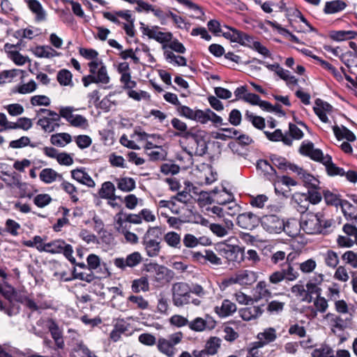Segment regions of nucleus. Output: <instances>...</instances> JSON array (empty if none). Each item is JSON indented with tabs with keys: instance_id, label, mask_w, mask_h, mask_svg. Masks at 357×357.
Here are the masks:
<instances>
[{
	"instance_id": "7c9ffc66",
	"label": "nucleus",
	"mask_w": 357,
	"mask_h": 357,
	"mask_svg": "<svg viewBox=\"0 0 357 357\" xmlns=\"http://www.w3.org/2000/svg\"><path fill=\"white\" fill-rule=\"evenodd\" d=\"M6 278V273L0 269V294L6 299L10 300L14 294V288L8 284Z\"/></svg>"
},
{
	"instance_id": "473e14b6",
	"label": "nucleus",
	"mask_w": 357,
	"mask_h": 357,
	"mask_svg": "<svg viewBox=\"0 0 357 357\" xmlns=\"http://www.w3.org/2000/svg\"><path fill=\"white\" fill-rule=\"evenodd\" d=\"M301 229L302 227L301 222H298L295 219H291L288 220L286 223L284 222L282 231H284L288 236L294 238L299 234Z\"/></svg>"
},
{
	"instance_id": "864d4df0",
	"label": "nucleus",
	"mask_w": 357,
	"mask_h": 357,
	"mask_svg": "<svg viewBox=\"0 0 357 357\" xmlns=\"http://www.w3.org/2000/svg\"><path fill=\"white\" fill-rule=\"evenodd\" d=\"M96 83L107 84L110 81V77L107 73V68L105 65H101L95 74Z\"/></svg>"
},
{
	"instance_id": "6e6552de",
	"label": "nucleus",
	"mask_w": 357,
	"mask_h": 357,
	"mask_svg": "<svg viewBox=\"0 0 357 357\" xmlns=\"http://www.w3.org/2000/svg\"><path fill=\"white\" fill-rule=\"evenodd\" d=\"M40 250L52 254L62 253L73 264H75V259L73 257V247L63 240L56 239L45 243V246Z\"/></svg>"
},
{
	"instance_id": "9d476101",
	"label": "nucleus",
	"mask_w": 357,
	"mask_h": 357,
	"mask_svg": "<svg viewBox=\"0 0 357 357\" xmlns=\"http://www.w3.org/2000/svg\"><path fill=\"white\" fill-rule=\"evenodd\" d=\"M76 110L71 106L61 107L59 115L61 116V118L65 119L73 127L87 128L89 126L87 119L80 114H74L73 112Z\"/></svg>"
},
{
	"instance_id": "ddd939ff",
	"label": "nucleus",
	"mask_w": 357,
	"mask_h": 357,
	"mask_svg": "<svg viewBox=\"0 0 357 357\" xmlns=\"http://www.w3.org/2000/svg\"><path fill=\"white\" fill-rule=\"evenodd\" d=\"M142 261V257L139 252H134L128 255L126 258L117 257L114 259V266L121 269L126 271L127 268H134L138 266Z\"/></svg>"
},
{
	"instance_id": "0eeeda50",
	"label": "nucleus",
	"mask_w": 357,
	"mask_h": 357,
	"mask_svg": "<svg viewBox=\"0 0 357 357\" xmlns=\"http://www.w3.org/2000/svg\"><path fill=\"white\" fill-rule=\"evenodd\" d=\"M172 302L176 307H183L190 303L191 288L185 282H176L172 287Z\"/></svg>"
},
{
	"instance_id": "7ed1b4c3",
	"label": "nucleus",
	"mask_w": 357,
	"mask_h": 357,
	"mask_svg": "<svg viewBox=\"0 0 357 357\" xmlns=\"http://www.w3.org/2000/svg\"><path fill=\"white\" fill-rule=\"evenodd\" d=\"M302 229L308 234H317L323 231L324 229L331 226V220H324L321 213H306L302 215Z\"/></svg>"
},
{
	"instance_id": "423d86ee",
	"label": "nucleus",
	"mask_w": 357,
	"mask_h": 357,
	"mask_svg": "<svg viewBox=\"0 0 357 357\" xmlns=\"http://www.w3.org/2000/svg\"><path fill=\"white\" fill-rule=\"evenodd\" d=\"M159 231L158 227H149L142 238V244L146 255L150 257H157L160 252V242L153 238H159L158 235Z\"/></svg>"
},
{
	"instance_id": "393cba45",
	"label": "nucleus",
	"mask_w": 357,
	"mask_h": 357,
	"mask_svg": "<svg viewBox=\"0 0 357 357\" xmlns=\"http://www.w3.org/2000/svg\"><path fill=\"white\" fill-rule=\"evenodd\" d=\"M73 178L79 183L86 185L88 187L93 188L95 186V182L91 176L83 169H77L71 171Z\"/></svg>"
},
{
	"instance_id": "a18cd8bd",
	"label": "nucleus",
	"mask_w": 357,
	"mask_h": 357,
	"mask_svg": "<svg viewBox=\"0 0 357 357\" xmlns=\"http://www.w3.org/2000/svg\"><path fill=\"white\" fill-rule=\"evenodd\" d=\"M177 2L193 11L192 17H194L201 18L204 15L202 8L191 0H177Z\"/></svg>"
},
{
	"instance_id": "1a4fd4ad",
	"label": "nucleus",
	"mask_w": 357,
	"mask_h": 357,
	"mask_svg": "<svg viewBox=\"0 0 357 357\" xmlns=\"http://www.w3.org/2000/svg\"><path fill=\"white\" fill-rule=\"evenodd\" d=\"M185 137L189 138L188 146L185 149L189 155L202 156L206 153L207 144L201 135L192 132H186Z\"/></svg>"
},
{
	"instance_id": "37998d69",
	"label": "nucleus",
	"mask_w": 357,
	"mask_h": 357,
	"mask_svg": "<svg viewBox=\"0 0 357 357\" xmlns=\"http://www.w3.org/2000/svg\"><path fill=\"white\" fill-rule=\"evenodd\" d=\"M50 142L53 145L63 147L71 142V136L66 132L57 133L51 136Z\"/></svg>"
},
{
	"instance_id": "b1692460",
	"label": "nucleus",
	"mask_w": 357,
	"mask_h": 357,
	"mask_svg": "<svg viewBox=\"0 0 357 357\" xmlns=\"http://www.w3.org/2000/svg\"><path fill=\"white\" fill-rule=\"evenodd\" d=\"M102 15L104 18L117 25H121L123 24L119 20V17H121L125 20H130V11L129 10H122L114 12H104Z\"/></svg>"
},
{
	"instance_id": "bf43d9fd",
	"label": "nucleus",
	"mask_w": 357,
	"mask_h": 357,
	"mask_svg": "<svg viewBox=\"0 0 357 357\" xmlns=\"http://www.w3.org/2000/svg\"><path fill=\"white\" fill-rule=\"evenodd\" d=\"M333 350L328 345H321L315 349L312 353V357H332Z\"/></svg>"
},
{
	"instance_id": "c756f323",
	"label": "nucleus",
	"mask_w": 357,
	"mask_h": 357,
	"mask_svg": "<svg viewBox=\"0 0 357 357\" xmlns=\"http://www.w3.org/2000/svg\"><path fill=\"white\" fill-rule=\"evenodd\" d=\"M33 53L37 57L46 59H50L60 55V53L57 52L49 45L37 46L33 49Z\"/></svg>"
},
{
	"instance_id": "bb28decb",
	"label": "nucleus",
	"mask_w": 357,
	"mask_h": 357,
	"mask_svg": "<svg viewBox=\"0 0 357 357\" xmlns=\"http://www.w3.org/2000/svg\"><path fill=\"white\" fill-rule=\"evenodd\" d=\"M29 8L36 15V20L40 22L46 18V13L38 0H24Z\"/></svg>"
},
{
	"instance_id": "c03bdc74",
	"label": "nucleus",
	"mask_w": 357,
	"mask_h": 357,
	"mask_svg": "<svg viewBox=\"0 0 357 357\" xmlns=\"http://www.w3.org/2000/svg\"><path fill=\"white\" fill-rule=\"evenodd\" d=\"M147 155L152 161L164 160L167 157L166 151L161 146L148 147Z\"/></svg>"
},
{
	"instance_id": "a878e982",
	"label": "nucleus",
	"mask_w": 357,
	"mask_h": 357,
	"mask_svg": "<svg viewBox=\"0 0 357 357\" xmlns=\"http://www.w3.org/2000/svg\"><path fill=\"white\" fill-rule=\"evenodd\" d=\"M39 178L41 181L46 184L52 183L56 181V180H63L62 175L59 174L52 168L43 169L39 174Z\"/></svg>"
},
{
	"instance_id": "e433bc0d",
	"label": "nucleus",
	"mask_w": 357,
	"mask_h": 357,
	"mask_svg": "<svg viewBox=\"0 0 357 357\" xmlns=\"http://www.w3.org/2000/svg\"><path fill=\"white\" fill-rule=\"evenodd\" d=\"M346 7L347 3L344 1L334 0L326 3L324 11L326 14H335L342 11Z\"/></svg>"
},
{
	"instance_id": "338daca9",
	"label": "nucleus",
	"mask_w": 357,
	"mask_h": 357,
	"mask_svg": "<svg viewBox=\"0 0 357 357\" xmlns=\"http://www.w3.org/2000/svg\"><path fill=\"white\" fill-rule=\"evenodd\" d=\"M189 328L195 331H203L206 327V322L200 317H197L192 321H188Z\"/></svg>"
},
{
	"instance_id": "2eb2a0df",
	"label": "nucleus",
	"mask_w": 357,
	"mask_h": 357,
	"mask_svg": "<svg viewBox=\"0 0 357 357\" xmlns=\"http://www.w3.org/2000/svg\"><path fill=\"white\" fill-rule=\"evenodd\" d=\"M261 225L269 233H280L284 227V221L275 215H267L262 218Z\"/></svg>"
},
{
	"instance_id": "f257e3e1",
	"label": "nucleus",
	"mask_w": 357,
	"mask_h": 357,
	"mask_svg": "<svg viewBox=\"0 0 357 357\" xmlns=\"http://www.w3.org/2000/svg\"><path fill=\"white\" fill-rule=\"evenodd\" d=\"M302 155L310 157L311 159L321 162L325 165L326 171L330 176H343L345 172L342 168L337 167L329 155H324L321 149H315L312 142H303L299 149Z\"/></svg>"
},
{
	"instance_id": "ea45409f",
	"label": "nucleus",
	"mask_w": 357,
	"mask_h": 357,
	"mask_svg": "<svg viewBox=\"0 0 357 357\" xmlns=\"http://www.w3.org/2000/svg\"><path fill=\"white\" fill-rule=\"evenodd\" d=\"M115 181L118 189L125 192H130L136 187L135 181L132 178L122 177L116 178Z\"/></svg>"
},
{
	"instance_id": "39448f33",
	"label": "nucleus",
	"mask_w": 357,
	"mask_h": 357,
	"mask_svg": "<svg viewBox=\"0 0 357 357\" xmlns=\"http://www.w3.org/2000/svg\"><path fill=\"white\" fill-rule=\"evenodd\" d=\"M183 337L181 332H176L167 337H160L157 341L158 351L167 357H174L177 352L176 345L179 344Z\"/></svg>"
},
{
	"instance_id": "603ef678",
	"label": "nucleus",
	"mask_w": 357,
	"mask_h": 357,
	"mask_svg": "<svg viewBox=\"0 0 357 357\" xmlns=\"http://www.w3.org/2000/svg\"><path fill=\"white\" fill-rule=\"evenodd\" d=\"M333 278L335 280L342 282H347L349 281V275L345 265L337 266L335 268Z\"/></svg>"
},
{
	"instance_id": "6e6d98bb",
	"label": "nucleus",
	"mask_w": 357,
	"mask_h": 357,
	"mask_svg": "<svg viewBox=\"0 0 357 357\" xmlns=\"http://www.w3.org/2000/svg\"><path fill=\"white\" fill-rule=\"evenodd\" d=\"M61 181V188L70 196L72 202L74 203L78 202L79 199L75 195V193L77 192L76 187L73 184L66 181H64L63 179Z\"/></svg>"
},
{
	"instance_id": "e2e57ef3",
	"label": "nucleus",
	"mask_w": 357,
	"mask_h": 357,
	"mask_svg": "<svg viewBox=\"0 0 357 357\" xmlns=\"http://www.w3.org/2000/svg\"><path fill=\"white\" fill-rule=\"evenodd\" d=\"M179 171L180 167L177 165L172 162L163 163L160 165V172L166 175H174L178 174Z\"/></svg>"
},
{
	"instance_id": "4468645a",
	"label": "nucleus",
	"mask_w": 357,
	"mask_h": 357,
	"mask_svg": "<svg viewBox=\"0 0 357 357\" xmlns=\"http://www.w3.org/2000/svg\"><path fill=\"white\" fill-rule=\"evenodd\" d=\"M61 116L56 112H50L47 116L40 118L37 121V125L40 126L45 132H52L56 128L60 127Z\"/></svg>"
},
{
	"instance_id": "4c0bfd02",
	"label": "nucleus",
	"mask_w": 357,
	"mask_h": 357,
	"mask_svg": "<svg viewBox=\"0 0 357 357\" xmlns=\"http://www.w3.org/2000/svg\"><path fill=\"white\" fill-rule=\"evenodd\" d=\"M293 199L297 204V210L301 213L305 214L308 209L310 202L305 193L296 192L293 195Z\"/></svg>"
},
{
	"instance_id": "9b49d317",
	"label": "nucleus",
	"mask_w": 357,
	"mask_h": 357,
	"mask_svg": "<svg viewBox=\"0 0 357 357\" xmlns=\"http://www.w3.org/2000/svg\"><path fill=\"white\" fill-rule=\"evenodd\" d=\"M219 253L228 262L238 264L244 258V250L238 245L222 244L219 246Z\"/></svg>"
},
{
	"instance_id": "f3484780",
	"label": "nucleus",
	"mask_w": 357,
	"mask_h": 357,
	"mask_svg": "<svg viewBox=\"0 0 357 357\" xmlns=\"http://www.w3.org/2000/svg\"><path fill=\"white\" fill-rule=\"evenodd\" d=\"M158 26H153L149 28L146 26L143 28V33L146 35L149 38L154 39L157 42L164 44L171 41L173 35L171 32H162L158 31Z\"/></svg>"
},
{
	"instance_id": "a211bd4d",
	"label": "nucleus",
	"mask_w": 357,
	"mask_h": 357,
	"mask_svg": "<svg viewBox=\"0 0 357 357\" xmlns=\"http://www.w3.org/2000/svg\"><path fill=\"white\" fill-rule=\"evenodd\" d=\"M13 298L18 302L24 304L32 311L44 310L50 307V305L46 301H42L40 300L33 301L26 296H18L15 291L13 296L10 301H11Z\"/></svg>"
},
{
	"instance_id": "774afa93",
	"label": "nucleus",
	"mask_w": 357,
	"mask_h": 357,
	"mask_svg": "<svg viewBox=\"0 0 357 357\" xmlns=\"http://www.w3.org/2000/svg\"><path fill=\"white\" fill-rule=\"evenodd\" d=\"M37 88L35 81L31 80L26 84L20 85L17 88V91L21 94H26L33 92Z\"/></svg>"
},
{
	"instance_id": "09e8293b",
	"label": "nucleus",
	"mask_w": 357,
	"mask_h": 357,
	"mask_svg": "<svg viewBox=\"0 0 357 357\" xmlns=\"http://www.w3.org/2000/svg\"><path fill=\"white\" fill-rule=\"evenodd\" d=\"M342 260L345 264L352 268H357V253L353 250H347L344 252L341 257Z\"/></svg>"
},
{
	"instance_id": "cd10ccee",
	"label": "nucleus",
	"mask_w": 357,
	"mask_h": 357,
	"mask_svg": "<svg viewBox=\"0 0 357 357\" xmlns=\"http://www.w3.org/2000/svg\"><path fill=\"white\" fill-rule=\"evenodd\" d=\"M236 310V305L229 300L225 299L220 306L215 307V312L220 317H225L232 314Z\"/></svg>"
},
{
	"instance_id": "69168bd1",
	"label": "nucleus",
	"mask_w": 357,
	"mask_h": 357,
	"mask_svg": "<svg viewBox=\"0 0 357 357\" xmlns=\"http://www.w3.org/2000/svg\"><path fill=\"white\" fill-rule=\"evenodd\" d=\"M51 201L52 198L48 194H39L33 198V203L40 208L46 206Z\"/></svg>"
},
{
	"instance_id": "f03ea898",
	"label": "nucleus",
	"mask_w": 357,
	"mask_h": 357,
	"mask_svg": "<svg viewBox=\"0 0 357 357\" xmlns=\"http://www.w3.org/2000/svg\"><path fill=\"white\" fill-rule=\"evenodd\" d=\"M227 28L229 31L223 33V36L226 38L230 39L232 42L251 47L264 56H271L270 51L259 42L255 41L250 36L236 29Z\"/></svg>"
},
{
	"instance_id": "20e7f679",
	"label": "nucleus",
	"mask_w": 357,
	"mask_h": 357,
	"mask_svg": "<svg viewBox=\"0 0 357 357\" xmlns=\"http://www.w3.org/2000/svg\"><path fill=\"white\" fill-rule=\"evenodd\" d=\"M292 254L286 255L285 264L282 268L273 272L268 276V281L273 285H278L282 281L293 282L298 279L299 273L292 264Z\"/></svg>"
},
{
	"instance_id": "aec40b11",
	"label": "nucleus",
	"mask_w": 357,
	"mask_h": 357,
	"mask_svg": "<svg viewBox=\"0 0 357 357\" xmlns=\"http://www.w3.org/2000/svg\"><path fill=\"white\" fill-rule=\"evenodd\" d=\"M257 168L261 171L264 176L268 181L275 183L278 179L275 169L264 160H260L257 162Z\"/></svg>"
},
{
	"instance_id": "49530a36",
	"label": "nucleus",
	"mask_w": 357,
	"mask_h": 357,
	"mask_svg": "<svg viewBox=\"0 0 357 357\" xmlns=\"http://www.w3.org/2000/svg\"><path fill=\"white\" fill-rule=\"evenodd\" d=\"M164 56L165 59L169 63H174L178 66H185L187 65V60L185 57L176 55L172 51L165 50Z\"/></svg>"
},
{
	"instance_id": "5fc2aeb1",
	"label": "nucleus",
	"mask_w": 357,
	"mask_h": 357,
	"mask_svg": "<svg viewBox=\"0 0 357 357\" xmlns=\"http://www.w3.org/2000/svg\"><path fill=\"white\" fill-rule=\"evenodd\" d=\"M245 119L250 121L252 124L258 129H263L265 127V120L263 117L255 116L249 111H247L245 114Z\"/></svg>"
},
{
	"instance_id": "dca6fc26",
	"label": "nucleus",
	"mask_w": 357,
	"mask_h": 357,
	"mask_svg": "<svg viewBox=\"0 0 357 357\" xmlns=\"http://www.w3.org/2000/svg\"><path fill=\"white\" fill-rule=\"evenodd\" d=\"M259 223V217L252 212H245L239 214L236 218V224L238 226L244 229L252 230L257 227Z\"/></svg>"
},
{
	"instance_id": "680f3d73",
	"label": "nucleus",
	"mask_w": 357,
	"mask_h": 357,
	"mask_svg": "<svg viewBox=\"0 0 357 357\" xmlns=\"http://www.w3.org/2000/svg\"><path fill=\"white\" fill-rule=\"evenodd\" d=\"M128 301L136 305V307L140 310H146L149 307V302L142 296H130L128 298Z\"/></svg>"
},
{
	"instance_id": "f704fd0d",
	"label": "nucleus",
	"mask_w": 357,
	"mask_h": 357,
	"mask_svg": "<svg viewBox=\"0 0 357 357\" xmlns=\"http://www.w3.org/2000/svg\"><path fill=\"white\" fill-rule=\"evenodd\" d=\"M334 135L338 140L346 139L349 142H354L356 140V136L353 132L349 130L347 127L342 126L339 127L334 126L332 127Z\"/></svg>"
},
{
	"instance_id": "f8f14e48",
	"label": "nucleus",
	"mask_w": 357,
	"mask_h": 357,
	"mask_svg": "<svg viewBox=\"0 0 357 357\" xmlns=\"http://www.w3.org/2000/svg\"><path fill=\"white\" fill-rule=\"evenodd\" d=\"M258 278L257 273L250 270H239L236 271L230 278L231 284H238L241 286L247 287L254 284Z\"/></svg>"
},
{
	"instance_id": "c9c22d12",
	"label": "nucleus",
	"mask_w": 357,
	"mask_h": 357,
	"mask_svg": "<svg viewBox=\"0 0 357 357\" xmlns=\"http://www.w3.org/2000/svg\"><path fill=\"white\" fill-rule=\"evenodd\" d=\"M164 241L167 245L174 249L181 248V235L176 231H168L163 236Z\"/></svg>"
},
{
	"instance_id": "79ce46f5",
	"label": "nucleus",
	"mask_w": 357,
	"mask_h": 357,
	"mask_svg": "<svg viewBox=\"0 0 357 357\" xmlns=\"http://www.w3.org/2000/svg\"><path fill=\"white\" fill-rule=\"evenodd\" d=\"M131 288L132 291L137 294L141 291H148L149 290V282L148 278L143 276L134 280L132 282Z\"/></svg>"
},
{
	"instance_id": "5701e85b",
	"label": "nucleus",
	"mask_w": 357,
	"mask_h": 357,
	"mask_svg": "<svg viewBox=\"0 0 357 357\" xmlns=\"http://www.w3.org/2000/svg\"><path fill=\"white\" fill-rule=\"evenodd\" d=\"M277 337L276 330L274 328L269 327L258 333L257 338L259 341L256 342L255 344H258L259 347H264L274 342L277 339Z\"/></svg>"
},
{
	"instance_id": "13d9d810",
	"label": "nucleus",
	"mask_w": 357,
	"mask_h": 357,
	"mask_svg": "<svg viewBox=\"0 0 357 357\" xmlns=\"http://www.w3.org/2000/svg\"><path fill=\"white\" fill-rule=\"evenodd\" d=\"M341 59L349 68L357 67V52H348L342 56Z\"/></svg>"
},
{
	"instance_id": "8fccbe9b",
	"label": "nucleus",
	"mask_w": 357,
	"mask_h": 357,
	"mask_svg": "<svg viewBox=\"0 0 357 357\" xmlns=\"http://www.w3.org/2000/svg\"><path fill=\"white\" fill-rule=\"evenodd\" d=\"M221 340L217 337H211L206 343L205 349L208 354L212 355L218 352L220 347Z\"/></svg>"
},
{
	"instance_id": "de8ad7c7",
	"label": "nucleus",
	"mask_w": 357,
	"mask_h": 357,
	"mask_svg": "<svg viewBox=\"0 0 357 357\" xmlns=\"http://www.w3.org/2000/svg\"><path fill=\"white\" fill-rule=\"evenodd\" d=\"M72 73L66 70L62 69L57 73L56 79L61 86H73Z\"/></svg>"
},
{
	"instance_id": "3c124183",
	"label": "nucleus",
	"mask_w": 357,
	"mask_h": 357,
	"mask_svg": "<svg viewBox=\"0 0 357 357\" xmlns=\"http://www.w3.org/2000/svg\"><path fill=\"white\" fill-rule=\"evenodd\" d=\"M357 36V33L354 31H337L331 33V38L337 41H341L351 39Z\"/></svg>"
},
{
	"instance_id": "0e129e2a",
	"label": "nucleus",
	"mask_w": 357,
	"mask_h": 357,
	"mask_svg": "<svg viewBox=\"0 0 357 357\" xmlns=\"http://www.w3.org/2000/svg\"><path fill=\"white\" fill-rule=\"evenodd\" d=\"M30 102L33 106H49L51 103L50 98L44 95L32 96Z\"/></svg>"
},
{
	"instance_id": "412c9836",
	"label": "nucleus",
	"mask_w": 357,
	"mask_h": 357,
	"mask_svg": "<svg viewBox=\"0 0 357 357\" xmlns=\"http://www.w3.org/2000/svg\"><path fill=\"white\" fill-rule=\"evenodd\" d=\"M328 307L327 300L321 296H317L313 301V306H310L307 310H310L309 316L315 318L317 312L324 313Z\"/></svg>"
},
{
	"instance_id": "72a5a7b5",
	"label": "nucleus",
	"mask_w": 357,
	"mask_h": 357,
	"mask_svg": "<svg viewBox=\"0 0 357 357\" xmlns=\"http://www.w3.org/2000/svg\"><path fill=\"white\" fill-rule=\"evenodd\" d=\"M266 137L272 142L282 141L284 144L291 146L292 144V139L284 135L280 129H276L274 132H271L268 131L264 132Z\"/></svg>"
},
{
	"instance_id": "6ab92c4d",
	"label": "nucleus",
	"mask_w": 357,
	"mask_h": 357,
	"mask_svg": "<svg viewBox=\"0 0 357 357\" xmlns=\"http://www.w3.org/2000/svg\"><path fill=\"white\" fill-rule=\"evenodd\" d=\"M211 201L219 205L225 206L234 199V195L225 188H215L210 192Z\"/></svg>"
},
{
	"instance_id": "a19ab883",
	"label": "nucleus",
	"mask_w": 357,
	"mask_h": 357,
	"mask_svg": "<svg viewBox=\"0 0 357 357\" xmlns=\"http://www.w3.org/2000/svg\"><path fill=\"white\" fill-rule=\"evenodd\" d=\"M323 258L326 266L330 268L335 269L340 262L337 253L332 250H328L324 253Z\"/></svg>"
},
{
	"instance_id": "4d7b16f0",
	"label": "nucleus",
	"mask_w": 357,
	"mask_h": 357,
	"mask_svg": "<svg viewBox=\"0 0 357 357\" xmlns=\"http://www.w3.org/2000/svg\"><path fill=\"white\" fill-rule=\"evenodd\" d=\"M166 17H171L176 26L179 29H185L188 30L189 24L185 22V20L180 15H178L172 11L166 13Z\"/></svg>"
},
{
	"instance_id": "052dcab7",
	"label": "nucleus",
	"mask_w": 357,
	"mask_h": 357,
	"mask_svg": "<svg viewBox=\"0 0 357 357\" xmlns=\"http://www.w3.org/2000/svg\"><path fill=\"white\" fill-rule=\"evenodd\" d=\"M270 159L272 163L279 169L284 171L287 169L289 162L287 160L286 158L275 154H273L271 155Z\"/></svg>"
},
{
	"instance_id": "c85d7f7f",
	"label": "nucleus",
	"mask_w": 357,
	"mask_h": 357,
	"mask_svg": "<svg viewBox=\"0 0 357 357\" xmlns=\"http://www.w3.org/2000/svg\"><path fill=\"white\" fill-rule=\"evenodd\" d=\"M262 314V310L259 306H250L239 310L240 317L245 321L255 319Z\"/></svg>"
},
{
	"instance_id": "58836bf2",
	"label": "nucleus",
	"mask_w": 357,
	"mask_h": 357,
	"mask_svg": "<svg viewBox=\"0 0 357 357\" xmlns=\"http://www.w3.org/2000/svg\"><path fill=\"white\" fill-rule=\"evenodd\" d=\"M254 291V300L255 301L271 296V292L268 288L265 281H259L255 287Z\"/></svg>"
},
{
	"instance_id": "4be33fe9",
	"label": "nucleus",
	"mask_w": 357,
	"mask_h": 357,
	"mask_svg": "<svg viewBox=\"0 0 357 357\" xmlns=\"http://www.w3.org/2000/svg\"><path fill=\"white\" fill-rule=\"evenodd\" d=\"M48 329L54 340L56 348L59 349H63L64 348L65 343L63 339L62 331L57 324L53 320L49 321Z\"/></svg>"
},
{
	"instance_id": "2f4dec72",
	"label": "nucleus",
	"mask_w": 357,
	"mask_h": 357,
	"mask_svg": "<svg viewBox=\"0 0 357 357\" xmlns=\"http://www.w3.org/2000/svg\"><path fill=\"white\" fill-rule=\"evenodd\" d=\"M115 186L110 181L104 182L99 190V195L102 199L115 201L117 197L115 195Z\"/></svg>"
}]
</instances>
